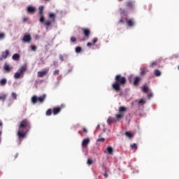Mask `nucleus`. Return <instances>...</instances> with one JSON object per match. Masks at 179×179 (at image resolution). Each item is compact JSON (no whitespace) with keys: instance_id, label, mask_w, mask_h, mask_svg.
<instances>
[{"instance_id":"obj_1","label":"nucleus","mask_w":179,"mask_h":179,"mask_svg":"<svg viewBox=\"0 0 179 179\" xmlns=\"http://www.w3.org/2000/svg\"><path fill=\"white\" fill-rule=\"evenodd\" d=\"M31 128V124H30V120L24 119L20 122L17 131V136L19 141H22L27 136V132L30 131Z\"/></svg>"},{"instance_id":"obj_2","label":"nucleus","mask_w":179,"mask_h":179,"mask_svg":"<svg viewBox=\"0 0 179 179\" xmlns=\"http://www.w3.org/2000/svg\"><path fill=\"white\" fill-rule=\"evenodd\" d=\"M127 83V78L121 76V74H117L115 77V82L112 84V89L118 93L121 90V86H124Z\"/></svg>"},{"instance_id":"obj_3","label":"nucleus","mask_w":179,"mask_h":179,"mask_svg":"<svg viewBox=\"0 0 179 179\" xmlns=\"http://www.w3.org/2000/svg\"><path fill=\"white\" fill-rule=\"evenodd\" d=\"M125 113H127V108H125V106H120L118 110V113L115 115L116 119L110 117L107 120V123L110 125V124H114V122H117V121L122 120V118H124V115H125Z\"/></svg>"},{"instance_id":"obj_4","label":"nucleus","mask_w":179,"mask_h":179,"mask_svg":"<svg viewBox=\"0 0 179 179\" xmlns=\"http://www.w3.org/2000/svg\"><path fill=\"white\" fill-rule=\"evenodd\" d=\"M47 97V94H43V96H39V97H37V96L36 95H34L32 97H31V103L32 104H36V103H44V100H45Z\"/></svg>"},{"instance_id":"obj_5","label":"nucleus","mask_w":179,"mask_h":179,"mask_svg":"<svg viewBox=\"0 0 179 179\" xmlns=\"http://www.w3.org/2000/svg\"><path fill=\"white\" fill-rule=\"evenodd\" d=\"M81 30L83 31V34L85 36V38L87 40L89 39V37H90L91 34L90 29L87 28H81Z\"/></svg>"},{"instance_id":"obj_6","label":"nucleus","mask_w":179,"mask_h":179,"mask_svg":"<svg viewBox=\"0 0 179 179\" xmlns=\"http://www.w3.org/2000/svg\"><path fill=\"white\" fill-rule=\"evenodd\" d=\"M61 111H62V106H57V107H54L52 108L53 115H58V114H59V113H61Z\"/></svg>"},{"instance_id":"obj_7","label":"nucleus","mask_w":179,"mask_h":179,"mask_svg":"<svg viewBox=\"0 0 179 179\" xmlns=\"http://www.w3.org/2000/svg\"><path fill=\"white\" fill-rule=\"evenodd\" d=\"M8 55H9V50H6L4 52H1V55H0V61L6 59V58H8Z\"/></svg>"},{"instance_id":"obj_8","label":"nucleus","mask_w":179,"mask_h":179,"mask_svg":"<svg viewBox=\"0 0 179 179\" xmlns=\"http://www.w3.org/2000/svg\"><path fill=\"white\" fill-rule=\"evenodd\" d=\"M27 11L30 15H34V13H36V7L33 6H29L27 7Z\"/></svg>"},{"instance_id":"obj_9","label":"nucleus","mask_w":179,"mask_h":179,"mask_svg":"<svg viewBox=\"0 0 179 179\" xmlns=\"http://www.w3.org/2000/svg\"><path fill=\"white\" fill-rule=\"evenodd\" d=\"M48 69H45L43 71H38V78H43V76H45V75H47V73H48Z\"/></svg>"},{"instance_id":"obj_10","label":"nucleus","mask_w":179,"mask_h":179,"mask_svg":"<svg viewBox=\"0 0 179 179\" xmlns=\"http://www.w3.org/2000/svg\"><path fill=\"white\" fill-rule=\"evenodd\" d=\"M127 24L129 27H134L135 26V20L134 19H129L127 20Z\"/></svg>"},{"instance_id":"obj_11","label":"nucleus","mask_w":179,"mask_h":179,"mask_svg":"<svg viewBox=\"0 0 179 179\" xmlns=\"http://www.w3.org/2000/svg\"><path fill=\"white\" fill-rule=\"evenodd\" d=\"M134 5H135V2L134 1H127L126 2V6H127V8H129V9H133Z\"/></svg>"},{"instance_id":"obj_12","label":"nucleus","mask_w":179,"mask_h":179,"mask_svg":"<svg viewBox=\"0 0 179 179\" xmlns=\"http://www.w3.org/2000/svg\"><path fill=\"white\" fill-rule=\"evenodd\" d=\"M22 40L24 43H30L31 41V36L30 35H24Z\"/></svg>"},{"instance_id":"obj_13","label":"nucleus","mask_w":179,"mask_h":179,"mask_svg":"<svg viewBox=\"0 0 179 179\" xmlns=\"http://www.w3.org/2000/svg\"><path fill=\"white\" fill-rule=\"evenodd\" d=\"M27 71V68L26 67V66H22V67L20 68V69L18 70V72L22 75H24V72H26Z\"/></svg>"},{"instance_id":"obj_14","label":"nucleus","mask_w":179,"mask_h":179,"mask_svg":"<svg viewBox=\"0 0 179 179\" xmlns=\"http://www.w3.org/2000/svg\"><path fill=\"white\" fill-rule=\"evenodd\" d=\"M88 143H90V139L89 138L84 139L82 143L83 148H87Z\"/></svg>"},{"instance_id":"obj_15","label":"nucleus","mask_w":179,"mask_h":179,"mask_svg":"<svg viewBox=\"0 0 179 179\" xmlns=\"http://www.w3.org/2000/svg\"><path fill=\"white\" fill-rule=\"evenodd\" d=\"M113 152H114L113 147L108 146L106 150L104 151V153H108V155H113Z\"/></svg>"},{"instance_id":"obj_16","label":"nucleus","mask_w":179,"mask_h":179,"mask_svg":"<svg viewBox=\"0 0 179 179\" xmlns=\"http://www.w3.org/2000/svg\"><path fill=\"white\" fill-rule=\"evenodd\" d=\"M139 82H141V78L140 77H135L134 81V86H138Z\"/></svg>"},{"instance_id":"obj_17","label":"nucleus","mask_w":179,"mask_h":179,"mask_svg":"<svg viewBox=\"0 0 179 179\" xmlns=\"http://www.w3.org/2000/svg\"><path fill=\"white\" fill-rule=\"evenodd\" d=\"M8 83L6 78H2L0 80V86H5Z\"/></svg>"},{"instance_id":"obj_18","label":"nucleus","mask_w":179,"mask_h":179,"mask_svg":"<svg viewBox=\"0 0 179 179\" xmlns=\"http://www.w3.org/2000/svg\"><path fill=\"white\" fill-rule=\"evenodd\" d=\"M20 59V55L15 53L13 55V59L14 61H19V59Z\"/></svg>"},{"instance_id":"obj_19","label":"nucleus","mask_w":179,"mask_h":179,"mask_svg":"<svg viewBox=\"0 0 179 179\" xmlns=\"http://www.w3.org/2000/svg\"><path fill=\"white\" fill-rule=\"evenodd\" d=\"M56 17H57V15H55V13H49V17H50V19H52V22H55Z\"/></svg>"},{"instance_id":"obj_20","label":"nucleus","mask_w":179,"mask_h":179,"mask_svg":"<svg viewBox=\"0 0 179 179\" xmlns=\"http://www.w3.org/2000/svg\"><path fill=\"white\" fill-rule=\"evenodd\" d=\"M10 66H9V64H4V71L7 73H9L10 71Z\"/></svg>"},{"instance_id":"obj_21","label":"nucleus","mask_w":179,"mask_h":179,"mask_svg":"<svg viewBox=\"0 0 179 179\" xmlns=\"http://www.w3.org/2000/svg\"><path fill=\"white\" fill-rule=\"evenodd\" d=\"M125 135L126 136H127V138H129L130 139L134 138V134L131 133L130 131H126Z\"/></svg>"},{"instance_id":"obj_22","label":"nucleus","mask_w":179,"mask_h":179,"mask_svg":"<svg viewBox=\"0 0 179 179\" xmlns=\"http://www.w3.org/2000/svg\"><path fill=\"white\" fill-rule=\"evenodd\" d=\"M148 72H149V71L146 69H141V75L142 76H145V75H146V73H148Z\"/></svg>"},{"instance_id":"obj_23","label":"nucleus","mask_w":179,"mask_h":179,"mask_svg":"<svg viewBox=\"0 0 179 179\" xmlns=\"http://www.w3.org/2000/svg\"><path fill=\"white\" fill-rule=\"evenodd\" d=\"M21 76H23L22 74H21L19 71L16 72L14 75V78L15 79H19Z\"/></svg>"},{"instance_id":"obj_24","label":"nucleus","mask_w":179,"mask_h":179,"mask_svg":"<svg viewBox=\"0 0 179 179\" xmlns=\"http://www.w3.org/2000/svg\"><path fill=\"white\" fill-rule=\"evenodd\" d=\"M154 73H155V76H161V75H162V72L160 71V70H157V69H155L154 71Z\"/></svg>"},{"instance_id":"obj_25","label":"nucleus","mask_w":179,"mask_h":179,"mask_svg":"<svg viewBox=\"0 0 179 179\" xmlns=\"http://www.w3.org/2000/svg\"><path fill=\"white\" fill-rule=\"evenodd\" d=\"M142 90L144 92V93H148V92H149V87L146 85H144L142 87Z\"/></svg>"},{"instance_id":"obj_26","label":"nucleus","mask_w":179,"mask_h":179,"mask_svg":"<svg viewBox=\"0 0 179 179\" xmlns=\"http://www.w3.org/2000/svg\"><path fill=\"white\" fill-rule=\"evenodd\" d=\"M145 103H146V100L141 99L138 101V104H139V106H143Z\"/></svg>"},{"instance_id":"obj_27","label":"nucleus","mask_w":179,"mask_h":179,"mask_svg":"<svg viewBox=\"0 0 179 179\" xmlns=\"http://www.w3.org/2000/svg\"><path fill=\"white\" fill-rule=\"evenodd\" d=\"M45 114L48 117H50V115L52 114V109L51 108L48 109Z\"/></svg>"},{"instance_id":"obj_28","label":"nucleus","mask_w":179,"mask_h":179,"mask_svg":"<svg viewBox=\"0 0 179 179\" xmlns=\"http://www.w3.org/2000/svg\"><path fill=\"white\" fill-rule=\"evenodd\" d=\"M38 10H39V12H38L39 15H43V10H44V6H41L38 8Z\"/></svg>"},{"instance_id":"obj_29","label":"nucleus","mask_w":179,"mask_h":179,"mask_svg":"<svg viewBox=\"0 0 179 179\" xmlns=\"http://www.w3.org/2000/svg\"><path fill=\"white\" fill-rule=\"evenodd\" d=\"M8 95L3 94V95L0 96V100H1L2 101H4L5 100H6V97Z\"/></svg>"},{"instance_id":"obj_30","label":"nucleus","mask_w":179,"mask_h":179,"mask_svg":"<svg viewBox=\"0 0 179 179\" xmlns=\"http://www.w3.org/2000/svg\"><path fill=\"white\" fill-rule=\"evenodd\" d=\"M41 15V17H40V20H39V22H41V23H45L44 22H45V18L44 17V15Z\"/></svg>"},{"instance_id":"obj_31","label":"nucleus","mask_w":179,"mask_h":179,"mask_svg":"<svg viewBox=\"0 0 179 179\" xmlns=\"http://www.w3.org/2000/svg\"><path fill=\"white\" fill-rule=\"evenodd\" d=\"M52 22L51 21H46L45 22H44V25L46 26V27H50V26H51Z\"/></svg>"},{"instance_id":"obj_32","label":"nucleus","mask_w":179,"mask_h":179,"mask_svg":"<svg viewBox=\"0 0 179 179\" xmlns=\"http://www.w3.org/2000/svg\"><path fill=\"white\" fill-rule=\"evenodd\" d=\"M131 149H134V150H136L138 149V145L136 143H133L132 145H130Z\"/></svg>"},{"instance_id":"obj_33","label":"nucleus","mask_w":179,"mask_h":179,"mask_svg":"<svg viewBox=\"0 0 179 179\" xmlns=\"http://www.w3.org/2000/svg\"><path fill=\"white\" fill-rule=\"evenodd\" d=\"M82 52V48L79 46L76 48V52H77V54H79V52Z\"/></svg>"},{"instance_id":"obj_34","label":"nucleus","mask_w":179,"mask_h":179,"mask_svg":"<svg viewBox=\"0 0 179 179\" xmlns=\"http://www.w3.org/2000/svg\"><path fill=\"white\" fill-rule=\"evenodd\" d=\"M13 99H14V100H17V94L15 92H13L11 94Z\"/></svg>"},{"instance_id":"obj_35","label":"nucleus","mask_w":179,"mask_h":179,"mask_svg":"<svg viewBox=\"0 0 179 179\" xmlns=\"http://www.w3.org/2000/svg\"><path fill=\"white\" fill-rule=\"evenodd\" d=\"M157 62H152L151 64H150V67L151 68H154L155 66H157Z\"/></svg>"},{"instance_id":"obj_36","label":"nucleus","mask_w":179,"mask_h":179,"mask_svg":"<svg viewBox=\"0 0 179 179\" xmlns=\"http://www.w3.org/2000/svg\"><path fill=\"white\" fill-rule=\"evenodd\" d=\"M31 50L32 51H36L37 50V46H36L34 45H31Z\"/></svg>"},{"instance_id":"obj_37","label":"nucleus","mask_w":179,"mask_h":179,"mask_svg":"<svg viewBox=\"0 0 179 179\" xmlns=\"http://www.w3.org/2000/svg\"><path fill=\"white\" fill-rule=\"evenodd\" d=\"M93 164V161L92 159H88L87 162V164H88L89 166L92 165Z\"/></svg>"},{"instance_id":"obj_38","label":"nucleus","mask_w":179,"mask_h":179,"mask_svg":"<svg viewBox=\"0 0 179 179\" xmlns=\"http://www.w3.org/2000/svg\"><path fill=\"white\" fill-rule=\"evenodd\" d=\"M70 40L71 43H76V38H75L74 36H71Z\"/></svg>"},{"instance_id":"obj_39","label":"nucleus","mask_w":179,"mask_h":179,"mask_svg":"<svg viewBox=\"0 0 179 179\" xmlns=\"http://www.w3.org/2000/svg\"><path fill=\"white\" fill-rule=\"evenodd\" d=\"M53 75H54V76H57V75H59V70H55L53 72Z\"/></svg>"},{"instance_id":"obj_40","label":"nucleus","mask_w":179,"mask_h":179,"mask_svg":"<svg viewBox=\"0 0 179 179\" xmlns=\"http://www.w3.org/2000/svg\"><path fill=\"white\" fill-rule=\"evenodd\" d=\"M105 141H106V138H98L97 140H96V142H105Z\"/></svg>"},{"instance_id":"obj_41","label":"nucleus","mask_w":179,"mask_h":179,"mask_svg":"<svg viewBox=\"0 0 179 179\" xmlns=\"http://www.w3.org/2000/svg\"><path fill=\"white\" fill-rule=\"evenodd\" d=\"M59 59H60V61H62V62H64V55H59Z\"/></svg>"},{"instance_id":"obj_42","label":"nucleus","mask_w":179,"mask_h":179,"mask_svg":"<svg viewBox=\"0 0 179 179\" xmlns=\"http://www.w3.org/2000/svg\"><path fill=\"white\" fill-rule=\"evenodd\" d=\"M3 38H5V34L0 33V40H3Z\"/></svg>"},{"instance_id":"obj_43","label":"nucleus","mask_w":179,"mask_h":179,"mask_svg":"<svg viewBox=\"0 0 179 179\" xmlns=\"http://www.w3.org/2000/svg\"><path fill=\"white\" fill-rule=\"evenodd\" d=\"M97 41H99V39L97 38H94L92 43H93V45H94V44H96V43H97Z\"/></svg>"},{"instance_id":"obj_44","label":"nucleus","mask_w":179,"mask_h":179,"mask_svg":"<svg viewBox=\"0 0 179 179\" xmlns=\"http://www.w3.org/2000/svg\"><path fill=\"white\" fill-rule=\"evenodd\" d=\"M120 13L121 15H127V11L125 10H122Z\"/></svg>"},{"instance_id":"obj_45","label":"nucleus","mask_w":179,"mask_h":179,"mask_svg":"<svg viewBox=\"0 0 179 179\" xmlns=\"http://www.w3.org/2000/svg\"><path fill=\"white\" fill-rule=\"evenodd\" d=\"M152 97H153V94H152V93L148 94V99H152Z\"/></svg>"},{"instance_id":"obj_46","label":"nucleus","mask_w":179,"mask_h":179,"mask_svg":"<svg viewBox=\"0 0 179 179\" xmlns=\"http://www.w3.org/2000/svg\"><path fill=\"white\" fill-rule=\"evenodd\" d=\"M83 132H85V134H87V129H86V127H83Z\"/></svg>"},{"instance_id":"obj_47","label":"nucleus","mask_w":179,"mask_h":179,"mask_svg":"<svg viewBox=\"0 0 179 179\" xmlns=\"http://www.w3.org/2000/svg\"><path fill=\"white\" fill-rule=\"evenodd\" d=\"M27 20H29V18H27L26 17L23 18L24 23H26V22H27Z\"/></svg>"},{"instance_id":"obj_48","label":"nucleus","mask_w":179,"mask_h":179,"mask_svg":"<svg viewBox=\"0 0 179 179\" xmlns=\"http://www.w3.org/2000/svg\"><path fill=\"white\" fill-rule=\"evenodd\" d=\"M87 47H92V45H93V43H90V42H88V43H87Z\"/></svg>"},{"instance_id":"obj_49","label":"nucleus","mask_w":179,"mask_h":179,"mask_svg":"<svg viewBox=\"0 0 179 179\" xmlns=\"http://www.w3.org/2000/svg\"><path fill=\"white\" fill-rule=\"evenodd\" d=\"M103 177L105 178H107L108 177V173H107V172H106L104 174H103Z\"/></svg>"},{"instance_id":"obj_50","label":"nucleus","mask_w":179,"mask_h":179,"mask_svg":"<svg viewBox=\"0 0 179 179\" xmlns=\"http://www.w3.org/2000/svg\"><path fill=\"white\" fill-rule=\"evenodd\" d=\"M119 22H120V23H124V20L122 18V19L120 20Z\"/></svg>"},{"instance_id":"obj_51","label":"nucleus","mask_w":179,"mask_h":179,"mask_svg":"<svg viewBox=\"0 0 179 179\" xmlns=\"http://www.w3.org/2000/svg\"><path fill=\"white\" fill-rule=\"evenodd\" d=\"M3 123H2V120H0V127H2Z\"/></svg>"},{"instance_id":"obj_52","label":"nucleus","mask_w":179,"mask_h":179,"mask_svg":"<svg viewBox=\"0 0 179 179\" xmlns=\"http://www.w3.org/2000/svg\"><path fill=\"white\" fill-rule=\"evenodd\" d=\"M99 128H100V124H98V125L96 126V129H99Z\"/></svg>"},{"instance_id":"obj_53","label":"nucleus","mask_w":179,"mask_h":179,"mask_svg":"<svg viewBox=\"0 0 179 179\" xmlns=\"http://www.w3.org/2000/svg\"><path fill=\"white\" fill-rule=\"evenodd\" d=\"M0 135H2V131L0 130Z\"/></svg>"},{"instance_id":"obj_54","label":"nucleus","mask_w":179,"mask_h":179,"mask_svg":"<svg viewBox=\"0 0 179 179\" xmlns=\"http://www.w3.org/2000/svg\"><path fill=\"white\" fill-rule=\"evenodd\" d=\"M16 157H17V155H15V159H16Z\"/></svg>"},{"instance_id":"obj_55","label":"nucleus","mask_w":179,"mask_h":179,"mask_svg":"<svg viewBox=\"0 0 179 179\" xmlns=\"http://www.w3.org/2000/svg\"><path fill=\"white\" fill-rule=\"evenodd\" d=\"M178 71H179V65H178Z\"/></svg>"},{"instance_id":"obj_56","label":"nucleus","mask_w":179,"mask_h":179,"mask_svg":"<svg viewBox=\"0 0 179 179\" xmlns=\"http://www.w3.org/2000/svg\"><path fill=\"white\" fill-rule=\"evenodd\" d=\"M64 57H67V55H64Z\"/></svg>"},{"instance_id":"obj_57","label":"nucleus","mask_w":179,"mask_h":179,"mask_svg":"<svg viewBox=\"0 0 179 179\" xmlns=\"http://www.w3.org/2000/svg\"><path fill=\"white\" fill-rule=\"evenodd\" d=\"M79 134H80V131H79Z\"/></svg>"},{"instance_id":"obj_58","label":"nucleus","mask_w":179,"mask_h":179,"mask_svg":"<svg viewBox=\"0 0 179 179\" xmlns=\"http://www.w3.org/2000/svg\"><path fill=\"white\" fill-rule=\"evenodd\" d=\"M119 1H122V0H119Z\"/></svg>"}]
</instances>
